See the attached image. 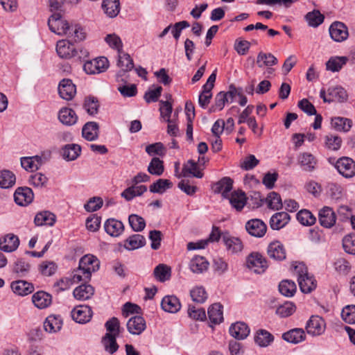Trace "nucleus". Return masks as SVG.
<instances>
[{
    "label": "nucleus",
    "mask_w": 355,
    "mask_h": 355,
    "mask_svg": "<svg viewBox=\"0 0 355 355\" xmlns=\"http://www.w3.org/2000/svg\"><path fill=\"white\" fill-rule=\"evenodd\" d=\"M294 272L297 276V282L301 291L309 293L316 288V281L313 276L309 275L308 269L303 263H298L294 266Z\"/></svg>",
    "instance_id": "f257e3e1"
},
{
    "label": "nucleus",
    "mask_w": 355,
    "mask_h": 355,
    "mask_svg": "<svg viewBox=\"0 0 355 355\" xmlns=\"http://www.w3.org/2000/svg\"><path fill=\"white\" fill-rule=\"evenodd\" d=\"M107 44L114 49H116L119 55V64L123 65V62L127 61L126 69L125 70H132L134 68L133 60L130 55L123 51V43L121 38L116 34H109L105 38Z\"/></svg>",
    "instance_id": "f03ea898"
},
{
    "label": "nucleus",
    "mask_w": 355,
    "mask_h": 355,
    "mask_svg": "<svg viewBox=\"0 0 355 355\" xmlns=\"http://www.w3.org/2000/svg\"><path fill=\"white\" fill-rule=\"evenodd\" d=\"M334 158L330 157L328 160L334 165L338 173L346 178H351L355 175V162L349 157H342L334 162Z\"/></svg>",
    "instance_id": "7ed1b4c3"
},
{
    "label": "nucleus",
    "mask_w": 355,
    "mask_h": 355,
    "mask_svg": "<svg viewBox=\"0 0 355 355\" xmlns=\"http://www.w3.org/2000/svg\"><path fill=\"white\" fill-rule=\"evenodd\" d=\"M246 266L257 274L263 273L268 267L267 259L257 252H253L247 257Z\"/></svg>",
    "instance_id": "20e7f679"
},
{
    "label": "nucleus",
    "mask_w": 355,
    "mask_h": 355,
    "mask_svg": "<svg viewBox=\"0 0 355 355\" xmlns=\"http://www.w3.org/2000/svg\"><path fill=\"white\" fill-rule=\"evenodd\" d=\"M49 29L58 35L67 34L70 28L69 23L64 20L60 12L53 14L49 19Z\"/></svg>",
    "instance_id": "39448f33"
},
{
    "label": "nucleus",
    "mask_w": 355,
    "mask_h": 355,
    "mask_svg": "<svg viewBox=\"0 0 355 355\" xmlns=\"http://www.w3.org/2000/svg\"><path fill=\"white\" fill-rule=\"evenodd\" d=\"M109 66L108 60L105 57L86 61L83 65L85 71L88 74L99 73L104 71Z\"/></svg>",
    "instance_id": "423d86ee"
},
{
    "label": "nucleus",
    "mask_w": 355,
    "mask_h": 355,
    "mask_svg": "<svg viewBox=\"0 0 355 355\" xmlns=\"http://www.w3.org/2000/svg\"><path fill=\"white\" fill-rule=\"evenodd\" d=\"M326 329L324 320L318 315H312L308 320L306 326L309 334L316 336L322 335Z\"/></svg>",
    "instance_id": "0eeeda50"
},
{
    "label": "nucleus",
    "mask_w": 355,
    "mask_h": 355,
    "mask_svg": "<svg viewBox=\"0 0 355 355\" xmlns=\"http://www.w3.org/2000/svg\"><path fill=\"white\" fill-rule=\"evenodd\" d=\"M331 38L337 42H341L347 39L349 36L347 26L340 21H334L329 29Z\"/></svg>",
    "instance_id": "6e6552de"
},
{
    "label": "nucleus",
    "mask_w": 355,
    "mask_h": 355,
    "mask_svg": "<svg viewBox=\"0 0 355 355\" xmlns=\"http://www.w3.org/2000/svg\"><path fill=\"white\" fill-rule=\"evenodd\" d=\"M56 51L60 58L65 59L74 58L78 55V51L74 44L67 40H62L57 42Z\"/></svg>",
    "instance_id": "1a4fd4ad"
},
{
    "label": "nucleus",
    "mask_w": 355,
    "mask_h": 355,
    "mask_svg": "<svg viewBox=\"0 0 355 355\" xmlns=\"http://www.w3.org/2000/svg\"><path fill=\"white\" fill-rule=\"evenodd\" d=\"M245 229L251 236L261 238L265 235L267 231V225L261 220L254 218L246 223Z\"/></svg>",
    "instance_id": "9d476101"
},
{
    "label": "nucleus",
    "mask_w": 355,
    "mask_h": 355,
    "mask_svg": "<svg viewBox=\"0 0 355 355\" xmlns=\"http://www.w3.org/2000/svg\"><path fill=\"white\" fill-rule=\"evenodd\" d=\"M58 93L62 98L70 101L76 94V87L71 80L64 78L59 83Z\"/></svg>",
    "instance_id": "9b49d317"
},
{
    "label": "nucleus",
    "mask_w": 355,
    "mask_h": 355,
    "mask_svg": "<svg viewBox=\"0 0 355 355\" xmlns=\"http://www.w3.org/2000/svg\"><path fill=\"white\" fill-rule=\"evenodd\" d=\"M92 316V311L89 306H77L71 311V317L78 323H86L91 320Z\"/></svg>",
    "instance_id": "f8f14e48"
},
{
    "label": "nucleus",
    "mask_w": 355,
    "mask_h": 355,
    "mask_svg": "<svg viewBox=\"0 0 355 355\" xmlns=\"http://www.w3.org/2000/svg\"><path fill=\"white\" fill-rule=\"evenodd\" d=\"M34 198L32 189L29 187H19L14 193L15 202L20 206H26L30 204Z\"/></svg>",
    "instance_id": "ddd939ff"
},
{
    "label": "nucleus",
    "mask_w": 355,
    "mask_h": 355,
    "mask_svg": "<svg viewBox=\"0 0 355 355\" xmlns=\"http://www.w3.org/2000/svg\"><path fill=\"white\" fill-rule=\"evenodd\" d=\"M267 254L270 258L278 261H283L286 257L284 246L278 241H272L268 245Z\"/></svg>",
    "instance_id": "4468645a"
},
{
    "label": "nucleus",
    "mask_w": 355,
    "mask_h": 355,
    "mask_svg": "<svg viewBox=\"0 0 355 355\" xmlns=\"http://www.w3.org/2000/svg\"><path fill=\"white\" fill-rule=\"evenodd\" d=\"M79 265L80 268H85L87 277H91L92 272L99 268L100 262L95 256L86 254L80 259Z\"/></svg>",
    "instance_id": "2eb2a0df"
},
{
    "label": "nucleus",
    "mask_w": 355,
    "mask_h": 355,
    "mask_svg": "<svg viewBox=\"0 0 355 355\" xmlns=\"http://www.w3.org/2000/svg\"><path fill=\"white\" fill-rule=\"evenodd\" d=\"M336 220V214L331 207H324L319 211V222L322 227L331 228L335 225Z\"/></svg>",
    "instance_id": "dca6fc26"
},
{
    "label": "nucleus",
    "mask_w": 355,
    "mask_h": 355,
    "mask_svg": "<svg viewBox=\"0 0 355 355\" xmlns=\"http://www.w3.org/2000/svg\"><path fill=\"white\" fill-rule=\"evenodd\" d=\"M126 326L129 333L133 335L141 334L146 327L144 318L140 315H135L130 318Z\"/></svg>",
    "instance_id": "f3484780"
},
{
    "label": "nucleus",
    "mask_w": 355,
    "mask_h": 355,
    "mask_svg": "<svg viewBox=\"0 0 355 355\" xmlns=\"http://www.w3.org/2000/svg\"><path fill=\"white\" fill-rule=\"evenodd\" d=\"M229 332L234 338L243 340L248 336L250 330L246 323L243 322H236L230 326Z\"/></svg>",
    "instance_id": "a211bd4d"
},
{
    "label": "nucleus",
    "mask_w": 355,
    "mask_h": 355,
    "mask_svg": "<svg viewBox=\"0 0 355 355\" xmlns=\"http://www.w3.org/2000/svg\"><path fill=\"white\" fill-rule=\"evenodd\" d=\"M19 245V239L13 234H8L0 239V250L6 252L16 250Z\"/></svg>",
    "instance_id": "6ab92c4d"
},
{
    "label": "nucleus",
    "mask_w": 355,
    "mask_h": 355,
    "mask_svg": "<svg viewBox=\"0 0 355 355\" xmlns=\"http://www.w3.org/2000/svg\"><path fill=\"white\" fill-rule=\"evenodd\" d=\"M223 241L227 250L232 254L242 251L243 245L240 239L231 236L227 232L223 234Z\"/></svg>",
    "instance_id": "aec40b11"
},
{
    "label": "nucleus",
    "mask_w": 355,
    "mask_h": 355,
    "mask_svg": "<svg viewBox=\"0 0 355 355\" xmlns=\"http://www.w3.org/2000/svg\"><path fill=\"white\" fill-rule=\"evenodd\" d=\"M10 288L17 295L25 296L34 291V286L32 283L25 280H16L11 283Z\"/></svg>",
    "instance_id": "412c9836"
},
{
    "label": "nucleus",
    "mask_w": 355,
    "mask_h": 355,
    "mask_svg": "<svg viewBox=\"0 0 355 355\" xmlns=\"http://www.w3.org/2000/svg\"><path fill=\"white\" fill-rule=\"evenodd\" d=\"M297 161L303 171L312 172L316 168L317 159L309 153H303L299 155Z\"/></svg>",
    "instance_id": "4be33fe9"
},
{
    "label": "nucleus",
    "mask_w": 355,
    "mask_h": 355,
    "mask_svg": "<svg viewBox=\"0 0 355 355\" xmlns=\"http://www.w3.org/2000/svg\"><path fill=\"white\" fill-rule=\"evenodd\" d=\"M162 309L168 313H175L181 309L180 300L175 295H166L161 302Z\"/></svg>",
    "instance_id": "5701e85b"
},
{
    "label": "nucleus",
    "mask_w": 355,
    "mask_h": 355,
    "mask_svg": "<svg viewBox=\"0 0 355 355\" xmlns=\"http://www.w3.org/2000/svg\"><path fill=\"white\" fill-rule=\"evenodd\" d=\"M105 231L111 236L117 237L124 230L123 223L114 218L107 219L104 224Z\"/></svg>",
    "instance_id": "b1692460"
},
{
    "label": "nucleus",
    "mask_w": 355,
    "mask_h": 355,
    "mask_svg": "<svg viewBox=\"0 0 355 355\" xmlns=\"http://www.w3.org/2000/svg\"><path fill=\"white\" fill-rule=\"evenodd\" d=\"M233 180L229 177H224L214 184L212 189L214 193H222L225 198H229V193L232 189Z\"/></svg>",
    "instance_id": "393cba45"
},
{
    "label": "nucleus",
    "mask_w": 355,
    "mask_h": 355,
    "mask_svg": "<svg viewBox=\"0 0 355 355\" xmlns=\"http://www.w3.org/2000/svg\"><path fill=\"white\" fill-rule=\"evenodd\" d=\"M32 302L36 307L43 309L51 304L52 296L45 291H40L33 295Z\"/></svg>",
    "instance_id": "a878e982"
},
{
    "label": "nucleus",
    "mask_w": 355,
    "mask_h": 355,
    "mask_svg": "<svg viewBox=\"0 0 355 355\" xmlns=\"http://www.w3.org/2000/svg\"><path fill=\"white\" fill-rule=\"evenodd\" d=\"M282 338L288 343L297 344L305 340L306 334L302 329L295 328L284 333Z\"/></svg>",
    "instance_id": "bb28decb"
},
{
    "label": "nucleus",
    "mask_w": 355,
    "mask_h": 355,
    "mask_svg": "<svg viewBox=\"0 0 355 355\" xmlns=\"http://www.w3.org/2000/svg\"><path fill=\"white\" fill-rule=\"evenodd\" d=\"M290 218V216L288 213L284 211L277 212L270 218V227L272 230H279L288 224Z\"/></svg>",
    "instance_id": "cd10ccee"
},
{
    "label": "nucleus",
    "mask_w": 355,
    "mask_h": 355,
    "mask_svg": "<svg viewBox=\"0 0 355 355\" xmlns=\"http://www.w3.org/2000/svg\"><path fill=\"white\" fill-rule=\"evenodd\" d=\"M99 126L96 122L86 123L82 129V135L87 141H94L98 137Z\"/></svg>",
    "instance_id": "c85d7f7f"
},
{
    "label": "nucleus",
    "mask_w": 355,
    "mask_h": 355,
    "mask_svg": "<svg viewBox=\"0 0 355 355\" xmlns=\"http://www.w3.org/2000/svg\"><path fill=\"white\" fill-rule=\"evenodd\" d=\"M58 119L62 124L72 125L76 123L78 116L71 108L62 107L59 111Z\"/></svg>",
    "instance_id": "c756f323"
},
{
    "label": "nucleus",
    "mask_w": 355,
    "mask_h": 355,
    "mask_svg": "<svg viewBox=\"0 0 355 355\" xmlns=\"http://www.w3.org/2000/svg\"><path fill=\"white\" fill-rule=\"evenodd\" d=\"M182 173L184 177L192 176L202 178L204 175V173L199 169L198 162L193 159L187 161L182 168Z\"/></svg>",
    "instance_id": "7c9ffc66"
},
{
    "label": "nucleus",
    "mask_w": 355,
    "mask_h": 355,
    "mask_svg": "<svg viewBox=\"0 0 355 355\" xmlns=\"http://www.w3.org/2000/svg\"><path fill=\"white\" fill-rule=\"evenodd\" d=\"M274 340V336L266 329H259L254 335V342L259 347H266Z\"/></svg>",
    "instance_id": "2f4dec72"
},
{
    "label": "nucleus",
    "mask_w": 355,
    "mask_h": 355,
    "mask_svg": "<svg viewBox=\"0 0 355 355\" xmlns=\"http://www.w3.org/2000/svg\"><path fill=\"white\" fill-rule=\"evenodd\" d=\"M210 322L213 324H220L223 320V306L220 303L211 305L207 311Z\"/></svg>",
    "instance_id": "473e14b6"
},
{
    "label": "nucleus",
    "mask_w": 355,
    "mask_h": 355,
    "mask_svg": "<svg viewBox=\"0 0 355 355\" xmlns=\"http://www.w3.org/2000/svg\"><path fill=\"white\" fill-rule=\"evenodd\" d=\"M209 265V262L204 257L195 256L190 261L189 268L194 273H202L208 269Z\"/></svg>",
    "instance_id": "72a5a7b5"
},
{
    "label": "nucleus",
    "mask_w": 355,
    "mask_h": 355,
    "mask_svg": "<svg viewBox=\"0 0 355 355\" xmlns=\"http://www.w3.org/2000/svg\"><path fill=\"white\" fill-rule=\"evenodd\" d=\"M94 293V288L89 284H81L76 287L73 292V296L78 300H87Z\"/></svg>",
    "instance_id": "f704fd0d"
},
{
    "label": "nucleus",
    "mask_w": 355,
    "mask_h": 355,
    "mask_svg": "<svg viewBox=\"0 0 355 355\" xmlns=\"http://www.w3.org/2000/svg\"><path fill=\"white\" fill-rule=\"evenodd\" d=\"M62 321L60 316L51 315L48 316L44 322V329L46 332L55 333L60 330Z\"/></svg>",
    "instance_id": "c9c22d12"
},
{
    "label": "nucleus",
    "mask_w": 355,
    "mask_h": 355,
    "mask_svg": "<svg viewBox=\"0 0 355 355\" xmlns=\"http://www.w3.org/2000/svg\"><path fill=\"white\" fill-rule=\"evenodd\" d=\"M55 222V216L50 211H44L36 214L34 223L37 226H52Z\"/></svg>",
    "instance_id": "e433bc0d"
},
{
    "label": "nucleus",
    "mask_w": 355,
    "mask_h": 355,
    "mask_svg": "<svg viewBox=\"0 0 355 355\" xmlns=\"http://www.w3.org/2000/svg\"><path fill=\"white\" fill-rule=\"evenodd\" d=\"M146 239L141 234H133L125 241L124 247L128 250H133L144 246Z\"/></svg>",
    "instance_id": "4c0bfd02"
},
{
    "label": "nucleus",
    "mask_w": 355,
    "mask_h": 355,
    "mask_svg": "<svg viewBox=\"0 0 355 355\" xmlns=\"http://www.w3.org/2000/svg\"><path fill=\"white\" fill-rule=\"evenodd\" d=\"M231 205L237 211H241L246 204V196L243 191H234L227 198Z\"/></svg>",
    "instance_id": "58836bf2"
},
{
    "label": "nucleus",
    "mask_w": 355,
    "mask_h": 355,
    "mask_svg": "<svg viewBox=\"0 0 355 355\" xmlns=\"http://www.w3.org/2000/svg\"><path fill=\"white\" fill-rule=\"evenodd\" d=\"M277 58L270 53L259 52L257 57V64L259 68L271 67L277 64Z\"/></svg>",
    "instance_id": "ea45409f"
},
{
    "label": "nucleus",
    "mask_w": 355,
    "mask_h": 355,
    "mask_svg": "<svg viewBox=\"0 0 355 355\" xmlns=\"http://www.w3.org/2000/svg\"><path fill=\"white\" fill-rule=\"evenodd\" d=\"M102 8L107 16L114 17L120 11L119 0H103Z\"/></svg>",
    "instance_id": "a19ab883"
},
{
    "label": "nucleus",
    "mask_w": 355,
    "mask_h": 355,
    "mask_svg": "<svg viewBox=\"0 0 355 355\" xmlns=\"http://www.w3.org/2000/svg\"><path fill=\"white\" fill-rule=\"evenodd\" d=\"M116 337L117 336L113 335V334H105L103 337L102 343L105 350L110 354H113L119 349V345L116 343Z\"/></svg>",
    "instance_id": "79ce46f5"
},
{
    "label": "nucleus",
    "mask_w": 355,
    "mask_h": 355,
    "mask_svg": "<svg viewBox=\"0 0 355 355\" xmlns=\"http://www.w3.org/2000/svg\"><path fill=\"white\" fill-rule=\"evenodd\" d=\"M331 125L337 131L347 132L352 125V121L344 117H335L331 119Z\"/></svg>",
    "instance_id": "37998d69"
},
{
    "label": "nucleus",
    "mask_w": 355,
    "mask_h": 355,
    "mask_svg": "<svg viewBox=\"0 0 355 355\" xmlns=\"http://www.w3.org/2000/svg\"><path fill=\"white\" fill-rule=\"evenodd\" d=\"M81 148L78 144H68L62 149V157L64 159L72 161L75 160L79 155Z\"/></svg>",
    "instance_id": "c03bdc74"
},
{
    "label": "nucleus",
    "mask_w": 355,
    "mask_h": 355,
    "mask_svg": "<svg viewBox=\"0 0 355 355\" xmlns=\"http://www.w3.org/2000/svg\"><path fill=\"white\" fill-rule=\"evenodd\" d=\"M100 107L99 102L96 97L89 96L85 97L83 104V107L88 114L91 116L96 115Z\"/></svg>",
    "instance_id": "a18cd8bd"
},
{
    "label": "nucleus",
    "mask_w": 355,
    "mask_h": 355,
    "mask_svg": "<svg viewBox=\"0 0 355 355\" xmlns=\"http://www.w3.org/2000/svg\"><path fill=\"white\" fill-rule=\"evenodd\" d=\"M16 182L15 175L10 171L3 170L0 171V187L8 189L12 187Z\"/></svg>",
    "instance_id": "49530a36"
},
{
    "label": "nucleus",
    "mask_w": 355,
    "mask_h": 355,
    "mask_svg": "<svg viewBox=\"0 0 355 355\" xmlns=\"http://www.w3.org/2000/svg\"><path fill=\"white\" fill-rule=\"evenodd\" d=\"M173 187V183L167 179H158L149 187L151 193H163Z\"/></svg>",
    "instance_id": "de8ad7c7"
},
{
    "label": "nucleus",
    "mask_w": 355,
    "mask_h": 355,
    "mask_svg": "<svg viewBox=\"0 0 355 355\" xmlns=\"http://www.w3.org/2000/svg\"><path fill=\"white\" fill-rule=\"evenodd\" d=\"M305 19L309 26L315 28L324 21V17L318 10H313L305 15Z\"/></svg>",
    "instance_id": "09e8293b"
},
{
    "label": "nucleus",
    "mask_w": 355,
    "mask_h": 355,
    "mask_svg": "<svg viewBox=\"0 0 355 355\" xmlns=\"http://www.w3.org/2000/svg\"><path fill=\"white\" fill-rule=\"evenodd\" d=\"M31 268V265L24 259H17L14 264L12 272L19 277H24L28 274Z\"/></svg>",
    "instance_id": "8fccbe9b"
},
{
    "label": "nucleus",
    "mask_w": 355,
    "mask_h": 355,
    "mask_svg": "<svg viewBox=\"0 0 355 355\" xmlns=\"http://www.w3.org/2000/svg\"><path fill=\"white\" fill-rule=\"evenodd\" d=\"M331 102H343L347 100V94L345 89L341 87H330L327 90Z\"/></svg>",
    "instance_id": "3c124183"
},
{
    "label": "nucleus",
    "mask_w": 355,
    "mask_h": 355,
    "mask_svg": "<svg viewBox=\"0 0 355 355\" xmlns=\"http://www.w3.org/2000/svg\"><path fill=\"white\" fill-rule=\"evenodd\" d=\"M171 268L165 264L160 263L154 269L153 274L157 279L161 282L168 280L171 277Z\"/></svg>",
    "instance_id": "603ef678"
},
{
    "label": "nucleus",
    "mask_w": 355,
    "mask_h": 355,
    "mask_svg": "<svg viewBox=\"0 0 355 355\" xmlns=\"http://www.w3.org/2000/svg\"><path fill=\"white\" fill-rule=\"evenodd\" d=\"M295 283L291 280H282L279 284V292L286 297H292L296 292Z\"/></svg>",
    "instance_id": "864d4df0"
},
{
    "label": "nucleus",
    "mask_w": 355,
    "mask_h": 355,
    "mask_svg": "<svg viewBox=\"0 0 355 355\" xmlns=\"http://www.w3.org/2000/svg\"><path fill=\"white\" fill-rule=\"evenodd\" d=\"M347 60L346 57L331 58L326 63V68L333 72L338 71L346 64Z\"/></svg>",
    "instance_id": "5fc2aeb1"
},
{
    "label": "nucleus",
    "mask_w": 355,
    "mask_h": 355,
    "mask_svg": "<svg viewBox=\"0 0 355 355\" xmlns=\"http://www.w3.org/2000/svg\"><path fill=\"white\" fill-rule=\"evenodd\" d=\"M164 171V162L158 157H153L148 166V171L151 174L157 176L162 175Z\"/></svg>",
    "instance_id": "6e6d98bb"
},
{
    "label": "nucleus",
    "mask_w": 355,
    "mask_h": 355,
    "mask_svg": "<svg viewBox=\"0 0 355 355\" xmlns=\"http://www.w3.org/2000/svg\"><path fill=\"white\" fill-rule=\"evenodd\" d=\"M297 219L302 225L306 226L312 225L316 221L315 217L307 209L300 210L297 214Z\"/></svg>",
    "instance_id": "4d7b16f0"
},
{
    "label": "nucleus",
    "mask_w": 355,
    "mask_h": 355,
    "mask_svg": "<svg viewBox=\"0 0 355 355\" xmlns=\"http://www.w3.org/2000/svg\"><path fill=\"white\" fill-rule=\"evenodd\" d=\"M228 101L225 92H218L214 98V103L209 107L210 112H215L222 110L225 103Z\"/></svg>",
    "instance_id": "13d9d810"
},
{
    "label": "nucleus",
    "mask_w": 355,
    "mask_h": 355,
    "mask_svg": "<svg viewBox=\"0 0 355 355\" xmlns=\"http://www.w3.org/2000/svg\"><path fill=\"white\" fill-rule=\"evenodd\" d=\"M128 222L131 228L135 232H141L146 227V221L144 218L137 214H131L128 217Z\"/></svg>",
    "instance_id": "bf43d9fd"
},
{
    "label": "nucleus",
    "mask_w": 355,
    "mask_h": 355,
    "mask_svg": "<svg viewBox=\"0 0 355 355\" xmlns=\"http://www.w3.org/2000/svg\"><path fill=\"white\" fill-rule=\"evenodd\" d=\"M146 152L150 156L158 155L163 157L166 154V149L162 142H156L146 146Z\"/></svg>",
    "instance_id": "052dcab7"
},
{
    "label": "nucleus",
    "mask_w": 355,
    "mask_h": 355,
    "mask_svg": "<svg viewBox=\"0 0 355 355\" xmlns=\"http://www.w3.org/2000/svg\"><path fill=\"white\" fill-rule=\"evenodd\" d=\"M105 327L107 331L106 334H113V335L119 336L121 332L120 322L116 317L108 320L105 324Z\"/></svg>",
    "instance_id": "680f3d73"
},
{
    "label": "nucleus",
    "mask_w": 355,
    "mask_h": 355,
    "mask_svg": "<svg viewBox=\"0 0 355 355\" xmlns=\"http://www.w3.org/2000/svg\"><path fill=\"white\" fill-rule=\"evenodd\" d=\"M193 301L197 303H203L207 299V293L202 286H197L190 291Z\"/></svg>",
    "instance_id": "e2e57ef3"
},
{
    "label": "nucleus",
    "mask_w": 355,
    "mask_h": 355,
    "mask_svg": "<svg viewBox=\"0 0 355 355\" xmlns=\"http://www.w3.org/2000/svg\"><path fill=\"white\" fill-rule=\"evenodd\" d=\"M295 309L293 303L286 302L277 307L276 313L282 318H286L291 315L295 311Z\"/></svg>",
    "instance_id": "0e129e2a"
},
{
    "label": "nucleus",
    "mask_w": 355,
    "mask_h": 355,
    "mask_svg": "<svg viewBox=\"0 0 355 355\" xmlns=\"http://www.w3.org/2000/svg\"><path fill=\"white\" fill-rule=\"evenodd\" d=\"M39 270L44 276H51L57 270V265L53 261H44L39 266Z\"/></svg>",
    "instance_id": "69168bd1"
},
{
    "label": "nucleus",
    "mask_w": 355,
    "mask_h": 355,
    "mask_svg": "<svg viewBox=\"0 0 355 355\" xmlns=\"http://www.w3.org/2000/svg\"><path fill=\"white\" fill-rule=\"evenodd\" d=\"M343 319L349 324L355 323V305L346 306L341 312Z\"/></svg>",
    "instance_id": "338daca9"
},
{
    "label": "nucleus",
    "mask_w": 355,
    "mask_h": 355,
    "mask_svg": "<svg viewBox=\"0 0 355 355\" xmlns=\"http://www.w3.org/2000/svg\"><path fill=\"white\" fill-rule=\"evenodd\" d=\"M343 245L346 252L355 254V234L345 236L343 240Z\"/></svg>",
    "instance_id": "774afa93"
}]
</instances>
